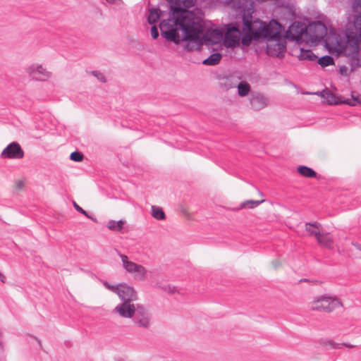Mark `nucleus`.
Listing matches in <instances>:
<instances>
[{
	"label": "nucleus",
	"mask_w": 361,
	"mask_h": 361,
	"mask_svg": "<svg viewBox=\"0 0 361 361\" xmlns=\"http://www.w3.org/2000/svg\"><path fill=\"white\" fill-rule=\"evenodd\" d=\"M170 4L173 18L159 24L161 36L168 42L179 44L181 40H195L203 31V26L193 11L183 8L180 0H166Z\"/></svg>",
	"instance_id": "1"
},
{
	"label": "nucleus",
	"mask_w": 361,
	"mask_h": 361,
	"mask_svg": "<svg viewBox=\"0 0 361 361\" xmlns=\"http://www.w3.org/2000/svg\"><path fill=\"white\" fill-rule=\"evenodd\" d=\"M286 49V42L281 38L269 40L267 43V54L272 57H284Z\"/></svg>",
	"instance_id": "11"
},
{
	"label": "nucleus",
	"mask_w": 361,
	"mask_h": 361,
	"mask_svg": "<svg viewBox=\"0 0 361 361\" xmlns=\"http://www.w3.org/2000/svg\"><path fill=\"white\" fill-rule=\"evenodd\" d=\"M255 23L257 26V37L259 36L260 40L263 39L268 42L281 37V31L279 30L281 25L276 20H274V25H268L259 18H255Z\"/></svg>",
	"instance_id": "5"
},
{
	"label": "nucleus",
	"mask_w": 361,
	"mask_h": 361,
	"mask_svg": "<svg viewBox=\"0 0 361 361\" xmlns=\"http://www.w3.org/2000/svg\"><path fill=\"white\" fill-rule=\"evenodd\" d=\"M1 157L3 159H20L24 157V151L18 142H12L3 149Z\"/></svg>",
	"instance_id": "12"
},
{
	"label": "nucleus",
	"mask_w": 361,
	"mask_h": 361,
	"mask_svg": "<svg viewBox=\"0 0 361 361\" xmlns=\"http://www.w3.org/2000/svg\"><path fill=\"white\" fill-rule=\"evenodd\" d=\"M120 257L123 263V267L127 272L135 274V279H145L147 270L143 266L130 261L128 257L123 254H121Z\"/></svg>",
	"instance_id": "9"
},
{
	"label": "nucleus",
	"mask_w": 361,
	"mask_h": 361,
	"mask_svg": "<svg viewBox=\"0 0 361 361\" xmlns=\"http://www.w3.org/2000/svg\"><path fill=\"white\" fill-rule=\"evenodd\" d=\"M306 281V279H300V281Z\"/></svg>",
	"instance_id": "50"
},
{
	"label": "nucleus",
	"mask_w": 361,
	"mask_h": 361,
	"mask_svg": "<svg viewBox=\"0 0 361 361\" xmlns=\"http://www.w3.org/2000/svg\"><path fill=\"white\" fill-rule=\"evenodd\" d=\"M317 241L319 245L328 249L333 247L334 240L329 233H321L319 236H317Z\"/></svg>",
	"instance_id": "19"
},
{
	"label": "nucleus",
	"mask_w": 361,
	"mask_h": 361,
	"mask_svg": "<svg viewBox=\"0 0 361 361\" xmlns=\"http://www.w3.org/2000/svg\"><path fill=\"white\" fill-rule=\"evenodd\" d=\"M243 34L241 37L242 44L249 46L252 40L259 41V36L257 37V26L252 14L247 11L244 12L243 17Z\"/></svg>",
	"instance_id": "4"
},
{
	"label": "nucleus",
	"mask_w": 361,
	"mask_h": 361,
	"mask_svg": "<svg viewBox=\"0 0 361 361\" xmlns=\"http://www.w3.org/2000/svg\"><path fill=\"white\" fill-rule=\"evenodd\" d=\"M125 223L126 221L122 219L117 221L114 220H109L106 226L109 230L118 232L122 231Z\"/></svg>",
	"instance_id": "27"
},
{
	"label": "nucleus",
	"mask_w": 361,
	"mask_h": 361,
	"mask_svg": "<svg viewBox=\"0 0 361 361\" xmlns=\"http://www.w3.org/2000/svg\"><path fill=\"white\" fill-rule=\"evenodd\" d=\"M265 200H246L241 203L240 207L241 208L243 207H248L250 209L255 208L257 206H259L260 204L264 202Z\"/></svg>",
	"instance_id": "32"
},
{
	"label": "nucleus",
	"mask_w": 361,
	"mask_h": 361,
	"mask_svg": "<svg viewBox=\"0 0 361 361\" xmlns=\"http://www.w3.org/2000/svg\"><path fill=\"white\" fill-rule=\"evenodd\" d=\"M322 343L325 346H327V345L329 346V348L331 349L340 348L341 345H345V346H348V347L349 346L345 343H342V344L336 343L331 340H324V341H322Z\"/></svg>",
	"instance_id": "33"
},
{
	"label": "nucleus",
	"mask_w": 361,
	"mask_h": 361,
	"mask_svg": "<svg viewBox=\"0 0 361 361\" xmlns=\"http://www.w3.org/2000/svg\"><path fill=\"white\" fill-rule=\"evenodd\" d=\"M185 48H186V49L188 51H190L191 50V49L188 47V44L186 45Z\"/></svg>",
	"instance_id": "47"
},
{
	"label": "nucleus",
	"mask_w": 361,
	"mask_h": 361,
	"mask_svg": "<svg viewBox=\"0 0 361 361\" xmlns=\"http://www.w3.org/2000/svg\"><path fill=\"white\" fill-rule=\"evenodd\" d=\"M297 171L304 177L306 178H316L317 173L312 168L306 166H299Z\"/></svg>",
	"instance_id": "23"
},
{
	"label": "nucleus",
	"mask_w": 361,
	"mask_h": 361,
	"mask_svg": "<svg viewBox=\"0 0 361 361\" xmlns=\"http://www.w3.org/2000/svg\"><path fill=\"white\" fill-rule=\"evenodd\" d=\"M334 37V52L337 55H344L348 57V63L351 69L355 70L356 68L361 67V55L359 54V44L357 41H349L343 42L339 35H333Z\"/></svg>",
	"instance_id": "3"
},
{
	"label": "nucleus",
	"mask_w": 361,
	"mask_h": 361,
	"mask_svg": "<svg viewBox=\"0 0 361 361\" xmlns=\"http://www.w3.org/2000/svg\"><path fill=\"white\" fill-rule=\"evenodd\" d=\"M299 60H307L314 61L317 59V56L310 49H300V53L298 55Z\"/></svg>",
	"instance_id": "28"
},
{
	"label": "nucleus",
	"mask_w": 361,
	"mask_h": 361,
	"mask_svg": "<svg viewBox=\"0 0 361 361\" xmlns=\"http://www.w3.org/2000/svg\"><path fill=\"white\" fill-rule=\"evenodd\" d=\"M70 159L72 161L79 162V161H82V159H83V154L81 152H78V151H75V152H73L71 154Z\"/></svg>",
	"instance_id": "34"
},
{
	"label": "nucleus",
	"mask_w": 361,
	"mask_h": 361,
	"mask_svg": "<svg viewBox=\"0 0 361 361\" xmlns=\"http://www.w3.org/2000/svg\"><path fill=\"white\" fill-rule=\"evenodd\" d=\"M347 72V68L345 66H341L340 68V73L343 75V74H345Z\"/></svg>",
	"instance_id": "44"
},
{
	"label": "nucleus",
	"mask_w": 361,
	"mask_h": 361,
	"mask_svg": "<svg viewBox=\"0 0 361 361\" xmlns=\"http://www.w3.org/2000/svg\"><path fill=\"white\" fill-rule=\"evenodd\" d=\"M196 1L197 0H183V1H182L183 6L182 7L183 8H185L186 10H188L187 8L193 7L195 5Z\"/></svg>",
	"instance_id": "37"
},
{
	"label": "nucleus",
	"mask_w": 361,
	"mask_h": 361,
	"mask_svg": "<svg viewBox=\"0 0 361 361\" xmlns=\"http://www.w3.org/2000/svg\"><path fill=\"white\" fill-rule=\"evenodd\" d=\"M4 279H5V277H4V278H3L2 276H1V277H0V279H1V281L2 282H4Z\"/></svg>",
	"instance_id": "48"
},
{
	"label": "nucleus",
	"mask_w": 361,
	"mask_h": 361,
	"mask_svg": "<svg viewBox=\"0 0 361 361\" xmlns=\"http://www.w3.org/2000/svg\"><path fill=\"white\" fill-rule=\"evenodd\" d=\"M152 215L157 220H164L166 219L163 209L157 206H152Z\"/></svg>",
	"instance_id": "29"
},
{
	"label": "nucleus",
	"mask_w": 361,
	"mask_h": 361,
	"mask_svg": "<svg viewBox=\"0 0 361 361\" xmlns=\"http://www.w3.org/2000/svg\"><path fill=\"white\" fill-rule=\"evenodd\" d=\"M325 94H326V103L329 105H338V104H348L350 106H355V103L352 102L351 100L348 99H344L341 96H337L334 93H333L331 91L329 90L328 89L324 90Z\"/></svg>",
	"instance_id": "17"
},
{
	"label": "nucleus",
	"mask_w": 361,
	"mask_h": 361,
	"mask_svg": "<svg viewBox=\"0 0 361 361\" xmlns=\"http://www.w3.org/2000/svg\"><path fill=\"white\" fill-rule=\"evenodd\" d=\"M353 9L354 12L359 13L361 11V0H355L353 4Z\"/></svg>",
	"instance_id": "39"
},
{
	"label": "nucleus",
	"mask_w": 361,
	"mask_h": 361,
	"mask_svg": "<svg viewBox=\"0 0 361 361\" xmlns=\"http://www.w3.org/2000/svg\"><path fill=\"white\" fill-rule=\"evenodd\" d=\"M92 74L97 78L100 82L105 83L106 82V77L101 72L98 71H92Z\"/></svg>",
	"instance_id": "36"
},
{
	"label": "nucleus",
	"mask_w": 361,
	"mask_h": 361,
	"mask_svg": "<svg viewBox=\"0 0 361 361\" xmlns=\"http://www.w3.org/2000/svg\"><path fill=\"white\" fill-rule=\"evenodd\" d=\"M286 34L287 37H290L291 39H295L302 35L307 36V25L305 23L295 21L289 27Z\"/></svg>",
	"instance_id": "16"
},
{
	"label": "nucleus",
	"mask_w": 361,
	"mask_h": 361,
	"mask_svg": "<svg viewBox=\"0 0 361 361\" xmlns=\"http://www.w3.org/2000/svg\"><path fill=\"white\" fill-rule=\"evenodd\" d=\"M345 35L346 40L361 42V13L354 15L348 18Z\"/></svg>",
	"instance_id": "7"
},
{
	"label": "nucleus",
	"mask_w": 361,
	"mask_h": 361,
	"mask_svg": "<svg viewBox=\"0 0 361 361\" xmlns=\"http://www.w3.org/2000/svg\"><path fill=\"white\" fill-rule=\"evenodd\" d=\"M358 104H361V101H360V102H358Z\"/></svg>",
	"instance_id": "52"
},
{
	"label": "nucleus",
	"mask_w": 361,
	"mask_h": 361,
	"mask_svg": "<svg viewBox=\"0 0 361 361\" xmlns=\"http://www.w3.org/2000/svg\"><path fill=\"white\" fill-rule=\"evenodd\" d=\"M159 31H158V28L157 27L156 25H153L151 27V36L153 39H157L158 37H159Z\"/></svg>",
	"instance_id": "40"
},
{
	"label": "nucleus",
	"mask_w": 361,
	"mask_h": 361,
	"mask_svg": "<svg viewBox=\"0 0 361 361\" xmlns=\"http://www.w3.org/2000/svg\"><path fill=\"white\" fill-rule=\"evenodd\" d=\"M226 34L242 35L240 26L237 23H231L226 25Z\"/></svg>",
	"instance_id": "31"
},
{
	"label": "nucleus",
	"mask_w": 361,
	"mask_h": 361,
	"mask_svg": "<svg viewBox=\"0 0 361 361\" xmlns=\"http://www.w3.org/2000/svg\"><path fill=\"white\" fill-rule=\"evenodd\" d=\"M351 97H352V99H353V101H351V102L355 103V106L356 105V103L358 104V102H361V100L358 98V97H355L353 92H352Z\"/></svg>",
	"instance_id": "41"
},
{
	"label": "nucleus",
	"mask_w": 361,
	"mask_h": 361,
	"mask_svg": "<svg viewBox=\"0 0 361 361\" xmlns=\"http://www.w3.org/2000/svg\"><path fill=\"white\" fill-rule=\"evenodd\" d=\"M22 185H23V182L20 181V182L18 183L17 187H18V188H20L22 186Z\"/></svg>",
	"instance_id": "46"
},
{
	"label": "nucleus",
	"mask_w": 361,
	"mask_h": 361,
	"mask_svg": "<svg viewBox=\"0 0 361 361\" xmlns=\"http://www.w3.org/2000/svg\"><path fill=\"white\" fill-rule=\"evenodd\" d=\"M315 94L317 95H319L323 98H326V94H325V92H324V90L322 92H317L316 93H314Z\"/></svg>",
	"instance_id": "43"
},
{
	"label": "nucleus",
	"mask_w": 361,
	"mask_h": 361,
	"mask_svg": "<svg viewBox=\"0 0 361 361\" xmlns=\"http://www.w3.org/2000/svg\"><path fill=\"white\" fill-rule=\"evenodd\" d=\"M136 305L131 302H122L112 310L113 314H117L122 318H131L135 314Z\"/></svg>",
	"instance_id": "14"
},
{
	"label": "nucleus",
	"mask_w": 361,
	"mask_h": 361,
	"mask_svg": "<svg viewBox=\"0 0 361 361\" xmlns=\"http://www.w3.org/2000/svg\"><path fill=\"white\" fill-rule=\"evenodd\" d=\"M334 34L338 35L336 30L331 28L328 32L326 25L319 20L310 22L307 25V37L310 42L318 44L324 41L325 46L330 52L334 53Z\"/></svg>",
	"instance_id": "2"
},
{
	"label": "nucleus",
	"mask_w": 361,
	"mask_h": 361,
	"mask_svg": "<svg viewBox=\"0 0 361 361\" xmlns=\"http://www.w3.org/2000/svg\"><path fill=\"white\" fill-rule=\"evenodd\" d=\"M352 245L357 250L361 251V245L359 244L358 243H352Z\"/></svg>",
	"instance_id": "42"
},
{
	"label": "nucleus",
	"mask_w": 361,
	"mask_h": 361,
	"mask_svg": "<svg viewBox=\"0 0 361 361\" xmlns=\"http://www.w3.org/2000/svg\"><path fill=\"white\" fill-rule=\"evenodd\" d=\"M305 230L309 232L310 235H314L316 239L321 233L319 231L320 224L317 222H307L305 225Z\"/></svg>",
	"instance_id": "22"
},
{
	"label": "nucleus",
	"mask_w": 361,
	"mask_h": 361,
	"mask_svg": "<svg viewBox=\"0 0 361 361\" xmlns=\"http://www.w3.org/2000/svg\"><path fill=\"white\" fill-rule=\"evenodd\" d=\"M317 63L322 67H326L334 64V58L330 55H325L318 59Z\"/></svg>",
	"instance_id": "30"
},
{
	"label": "nucleus",
	"mask_w": 361,
	"mask_h": 361,
	"mask_svg": "<svg viewBox=\"0 0 361 361\" xmlns=\"http://www.w3.org/2000/svg\"><path fill=\"white\" fill-rule=\"evenodd\" d=\"M109 4H115L118 0H106Z\"/></svg>",
	"instance_id": "45"
},
{
	"label": "nucleus",
	"mask_w": 361,
	"mask_h": 361,
	"mask_svg": "<svg viewBox=\"0 0 361 361\" xmlns=\"http://www.w3.org/2000/svg\"><path fill=\"white\" fill-rule=\"evenodd\" d=\"M102 284L104 285V286L106 289H108V290H109L112 291V292H113V293H116V290H117V288H118V284L115 285V286H114V285H110L107 281H103V282H102Z\"/></svg>",
	"instance_id": "38"
},
{
	"label": "nucleus",
	"mask_w": 361,
	"mask_h": 361,
	"mask_svg": "<svg viewBox=\"0 0 361 361\" xmlns=\"http://www.w3.org/2000/svg\"><path fill=\"white\" fill-rule=\"evenodd\" d=\"M221 57L222 56L219 52L212 54L209 57L202 61V64L206 66L217 65L220 62Z\"/></svg>",
	"instance_id": "24"
},
{
	"label": "nucleus",
	"mask_w": 361,
	"mask_h": 361,
	"mask_svg": "<svg viewBox=\"0 0 361 361\" xmlns=\"http://www.w3.org/2000/svg\"><path fill=\"white\" fill-rule=\"evenodd\" d=\"M161 16V11L159 8H151L149 14L147 18V22L150 25H154L157 23Z\"/></svg>",
	"instance_id": "25"
},
{
	"label": "nucleus",
	"mask_w": 361,
	"mask_h": 361,
	"mask_svg": "<svg viewBox=\"0 0 361 361\" xmlns=\"http://www.w3.org/2000/svg\"><path fill=\"white\" fill-rule=\"evenodd\" d=\"M241 35L225 34L224 44L226 47H235L239 45Z\"/></svg>",
	"instance_id": "20"
},
{
	"label": "nucleus",
	"mask_w": 361,
	"mask_h": 361,
	"mask_svg": "<svg viewBox=\"0 0 361 361\" xmlns=\"http://www.w3.org/2000/svg\"><path fill=\"white\" fill-rule=\"evenodd\" d=\"M135 326L147 329L151 326V314L141 304H136L135 314L131 317Z\"/></svg>",
	"instance_id": "8"
},
{
	"label": "nucleus",
	"mask_w": 361,
	"mask_h": 361,
	"mask_svg": "<svg viewBox=\"0 0 361 361\" xmlns=\"http://www.w3.org/2000/svg\"><path fill=\"white\" fill-rule=\"evenodd\" d=\"M342 305V302L336 297L324 295L315 298L312 301L311 309L320 312H331Z\"/></svg>",
	"instance_id": "6"
},
{
	"label": "nucleus",
	"mask_w": 361,
	"mask_h": 361,
	"mask_svg": "<svg viewBox=\"0 0 361 361\" xmlns=\"http://www.w3.org/2000/svg\"><path fill=\"white\" fill-rule=\"evenodd\" d=\"M115 293L122 302H133L137 299V292L134 288L125 283H118Z\"/></svg>",
	"instance_id": "13"
},
{
	"label": "nucleus",
	"mask_w": 361,
	"mask_h": 361,
	"mask_svg": "<svg viewBox=\"0 0 361 361\" xmlns=\"http://www.w3.org/2000/svg\"><path fill=\"white\" fill-rule=\"evenodd\" d=\"M236 82L237 81L234 80L232 77H226L220 79L219 85L220 88L227 91L230 89L235 88Z\"/></svg>",
	"instance_id": "21"
},
{
	"label": "nucleus",
	"mask_w": 361,
	"mask_h": 361,
	"mask_svg": "<svg viewBox=\"0 0 361 361\" xmlns=\"http://www.w3.org/2000/svg\"><path fill=\"white\" fill-rule=\"evenodd\" d=\"M250 103L255 111H259L268 105V99L262 94H256L251 95Z\"/></svg>",
	"instance_id": "18"
},
{
	"label": "nucleus",
	"mask_w": 361,
	"mask_h": 361,
	"mask_svg": "<svg viewBox=\"0 0 361 361\" xmlns=\"http://www.w3.org/2000/svg\"><path fill=\"white\" fill-rule=\"evenodd\" d=\"M73 205L75 209L77 212H78L80 214H83L84 216H85L88 219H90L94 221V219L92 217H91L90 216H89L87 212L85 210H84L81 207H80L75 201L73 202Z\"/></svg>",
	"instance_id": "35"
},
{
	"label": "nucleus",
	"mask_w": 361,
	"mask_h": 361,
	"mask_svg": "<svg viewBox=\"0 0 361 361\" xmlns=\"http://www.w3.org/2000/svg\"><path fill=\"white\" fill-rule=\"evenodd\" d=\"M196 18L201 22L203 26V30H204V26L203 22L196 17ZM204 31L200 34V37L198 39L194 40L195 42L199 41L200 39L204 42V43L207 45H214L220 43L223 39V33L219 29H208L206 34L202 35ZM190 42L191 40H188Z\"/></svg>",
	"instance_id": "10"
},
{
	"label": "nucleus",
	"mask_w": 361,
	"mask_h": 361,
	"mask_svg": "<svg viewBox=\"0 0 361 361\" xmlns=\"http://www.w3.org/2000/svg\"><path fill=\"white\" fill-rule=\"evenodd\" d=\"M236 88H238V94L240 97L247 96L250 91V85L245 81L236 82Z\"/></svg>",
	"instance_id": "26"
},
{
	"label": "nucleus",
	"mask_w": 361,
	"mask_h": 361,
	"mask_svg": "<svg viewBox=\"0 0 361 361\" xmlns=\"http://www.w3.org/2000/svg\"><path fill=\"white\" fill-rule=\"evenodd\" d=\"M173 289H174V288H173ZM171 292L174 293V290H171Z\"/></svg>",
	"instance_id": "51"
},
{
	"label": "nucleus",
	"mask_w": 361,
	"mask_h": 361,
	"mask_svg": "<svg viewBox=\"0 0 361 361\" xmlns=\"http://www.w3.org/2000/svg\"><path fill=\"white\" fill-rule=\"evenodd\" d=\"M27 72L32 79L38 81H45L51 75V73L41 65H32L27 68Z\"/></svg>",
	"instance_id": "15"
},
{
	"label": "nucleus",
	"mask_w": 361,
	"mask_h": 361,
	"mask_svg": "<svg viewBox=\"0 0 361 361\" xmlns=\"http://www.w3.org/2000/svg\"><path fill=\"white\" fill-rule=\"evenodd\" d=\"M1 276H2L3 278H4V274H1V273L0 272V277H1Z\"/></svg>",
	"instance_id": "49"
}]
</instances>
